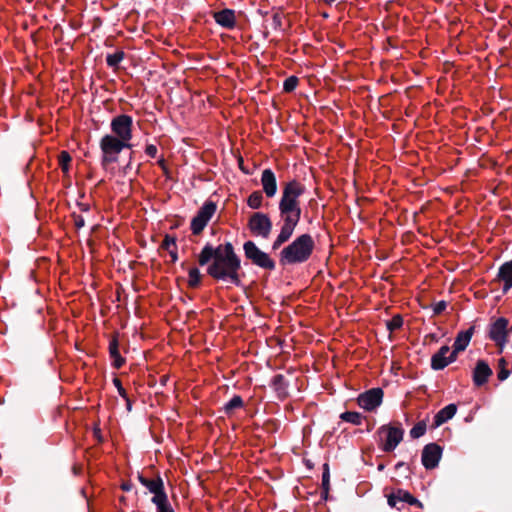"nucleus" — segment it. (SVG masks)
Listing matches in <instances>:
<instances>
[{
    "mask_svg": "<svg viewBox=\"0 0 512 512\" xmlns=\"http://www.w3.org/2000/svg\"><path fill=\"white\" fill-rule=\"evenodd\" d=\"M284 378L282 375H277L274 377L273 383L277 387L278 384L280 385L283 382Z\"/></svg>",
    "mask_w": 512,
    "mask_h": 512,
    "instance_id": "4c0bfd02",
    "label": "nucleus"
},
{
    "mask_svg": "<svg viewBox=\"0 0 512 512\" xmlns=\"http://www.w3.org/2000/svg\"><path fill=\"white\" fill-rule=\"evenodd\" d=\"M262 194L260 192H253L248 198V205L253 209H257L262 204Z\"/></svg>",
    "mask_w": 512,
    "mask_h": 512,
    "instance_id": "393cba45",
    "label": "nucleus"
},
{
    "mask_svg": "<svg viewBox=\"0 0 512 512\" xmlns=\"http://www.w3.org/2000/svg\"><path fill=\"white\" fill-rule=\"evenodd\" d=\"M510 375V371L507 368H502L498 371V379L500 381L506 380Z\"/></svg>",
    "mask_w": 512,
    "mask_h": 512,
    "instance_id": "f704fd0d",
    "label": "nucleus"
},
{
    "mask_svg": "<svg viewBox=\"0 0 512 512\" xmlns=\"http://www.w3.org/2000/svg\"><path fill=\"white\" fill-rule=\"evenodd\" d=\"M314 249V241L309 234H302L280 253V263L291 265L303 263L309 259Z\"/></svg>",
    "mask_w": 512,
    "mask_h": 512,
    "instance_id": "7ed1b4c3",
    "label": "nucleus"
},
{
    "mask_svg": "<svg viewBox=\"0 0 512 512\" xmlns=\"http://www.w3.org/2000/svg\"><path fill=\"white\" fill-rule=\"evenodd\" d=\"M454 361L455 360L451 359L450 348L445 345L442 346L439 351L432 356L431 367L434 370H441Z\"/></svg>",
    "mask_w": 512,
    "mask_h": 512,
    "instance_id": "ddd939ff",
    "label": "nucleus"
},
{
    "mask_svg": "<svg viewBox=\"0 0 512 512\" xmlns=\"http://www.w3.org/2000/svg\"><path fill=\"white\" fill-rule=\"evenodd\" d=\"M492 374V370L489 368L487 363L484 361H478L473 375L474 383L477 386H481L488 380L489 376Z\"/></svg>",
    "mask_w": 512,
    "mask_h": 512,
    "instance_id": "dca6fc26",
    "label": "nucleus"
},
{
    "mask_svg": "<svg viewBox=\"0 0 512 512\" xmlns=\"http://www.w3.org/2000/svg\"><path fill=\"white\" fill-rule=\"evenodd\" d=\"M111 130L117 139L130 144L132 138V118L128 115H119L112 119Z\"/></svg>",
    "mask_w": 512,
    "mask_h": 512,
    "instance_id": "423d86ee",
    "label": "nucleus"
},
{
    "mask_svg": "<svg viewBox=\"0 0 512 512\" xmlns=\"http://www.w3.org/2000/svg\"><path fill=\"white\" fill-rule=\"evenodd\" d=\"M200 278H201V275L197 268L190 269L189 280H188L190 286H192V287L197 286L200 282Z\"/></svg>",
    "mask_w": 512,
    "mask_h": 512,
    "instance_id": "c756f323",
    "label": "nucleus"
},
{
    "mask_svg": "<svg viewBox=\"0 0 512 512\" xmlns=\"http://www.w3.org/2000/svg\"><path fill=\"white\" fill-rule=\"evenodd\" d=\"M473 331L474 328L470 327L468 330L461 331L458 333L454 343V350L451 352L452 360H456L457 353L464 351L466 347L469 345L473 335Z\"/></svg>",
    "mask_w": 512,
    "mask_h": 512,
    "instance_id": "2eb2a0df",
    "label": "nucleus"
},
{
    "mask_svg": "<svg viewBox=\"0 0 512 512\" xmlns=\"http://www.w3.org/2000/svg\"><path fill=\"white\" fill-rule=\"evenodd\" d=\"M383 391L380 388H373L358 397V404L367 411H372L382 403Z\"/></svg>",
    "mask_w": 512,
    "mask_h": 512,
    "instance_id": "9d476101",
    "label": "nucleus"
},
{
    "mask_svg": "<svg viewBox=\"0 0 512 512\" xmlns=\"http://www.w3.org/2000/svg\"><path fill=\"white\" fill-rule=\"evenodd\" d=\"M215 21L225 27L232 28L235 24V14L233 10L225 9L214 14Z\"/></svg>",
    "mask_w": 512,
    "mask_h": 512,
    "instance_id": "6ab92c4d",
    "label": "nucleus"
},
{
    "mask_svg": "<svg viewBox=\"0 0 512 512\" xmlns=\"http://www.w3.org/2000/svg\"><path fill=\"white\" fill-rule=\"evenodd\" d=\"M261 184L263 191L267 197L271 198L276 195L277 181L275 174L270 169H265L261 175Z\"/></svg>",
    "mask_w": 512,
    "mask_h": 512,
    "instance_id": "4468645a",
    "label": "nucleus"
},
{
    "mask_svg": "<svg viewBox=\"0 0 512 512\" xmlns=\"http://www.w3.org/2000/svg\"><path fill=\"white\" fill-rule=\"evenodd\" d=\"M508 321L504 318H499L494 322L490 329V337L500 347H503L506 341Z\"/></svg>",
    "mask_w": 512,
    "mask_h": 512,
    "instance_id": "f8f14e48",
    "label": "nucleus"
},
{
    "mask_svg": "<svg viewBox=\"0 0 512 512\" xmlns=\"http://www.w3.org/2000/svg\"><path fill=\"white\" fill-rule=\"evenodd\" d=\"M146 153H147V155H149L150 157H155V156H156V154H157V148H156V146H154V145H148V146L146 147Z\"/></svg>",
    "mask_w": 512,
    "mask_h": 512,
    "instance_id": "c9c22d12",
    "label": "nucleus"
},
{
    "mask_svg": "<svg viewBox=\"0 0 512 512\" xmlns=\"http://www.w3.org/2000/svg\"><path fill=\"white\" fill-rule=\"evenodd\" d=\"M457 407L455 404H449L446 407L442 408L434 417V425L435 427H439L456 414Z\"/></svg>",
    "mask_w": 512,
    "mask_h": 512,
    "instance_id": "f3484780",
    "label": "nucleus"
},
{
    "mask_svg": "<svg viewBox=\"0 0 512 512\" xmlns=\"http://www.w3.org/2000/svg\"><path fill=\"white\" fill-rule=\"evenodd\" d=\"M322 481H323V484H324V485H325V484H328V482H329V474H328V471H325V472L323 473Z\"/></svg>",
    "mask_w": 512,
    "mask_h": 512,
    "instance_id": "ea45409f",
    "label": "nucleus"
},
{
    "mask_svg": "<svg viewBox=\"0 0 512 512\" xmlns=\"http://www.w3.org/2000/svg\"><path fill=\"white\" fill-rule=\"evenodd\" d=\"M243 406V400L240 396H234L229 402L224 405V411L230 415L235 409H239Z\"/></svg>",
    "mask_w": 512,
    "mask_h": 512,
    "instance_id": "5701e85b",
    "label": "nucleus"
},
{
    "mask_svg": "<svg viewBox=\"0 0 512 512\" xmlns=\"http://www.w3.org/2000/svg\"><path fill=\"white\" fill-rule=\"evenodd\" d=\"M341 418L344 420V421H347V422H350V423H353L355 425H360L361 422H362V417L359 413L357 412H344L341 414Z\"/></svg>",
    "mask_w": 512,
    "mask_h": 512,
    "instance_id": "b1692460",
    "label": "nucleus"
},
{
    "mask_svg": "<svg viewBox=\"0 0 512 512\" xmlns=\"http://www.w3.org/2000/svg\"><path fill=\"white\" fill-rule=\"evenodd\" d=\"M399 501L415 503L416 499H414L408 492L403 490H398L396 493H393L388 497V504L391 507H396L397 502Z\"/></svg>",
    "mask_w": 512,
    "mask_h": 512,
    "instance_id": "aec40b11",
    "label": "nucleus"
},
{
    "mask_svg": "<svg viewBox=\"0 0 512 512\" xmlns=\"http://www.w3.org/2000/svg\"><path fill=\"white\" fill-rule=\"evenodd\" d=\"M380 434H385L386 440L383 450L390 452L394 450L403 439L404 431L397 426H382L379 429Z\"/></svg>",
    "mask_w": 512,
    "mask_h": 512,
    "instance_id": "1a4fd4ad",
    "label": "nucleus"
},
{
    "mask_svg": "<svg viewBox=\"0 0 512 512\" xmlns=\"http://www.w3.org/2000/svg\"><path fill=\"white\" fill-rule=\"evenodd\" d=\"M211 259H213V262L207 269L211 277L218 280H228L235 285L240 283L238 275L240 260L235 254L231 243L219 245L215 249L210 245H206L199 254V264L202 266L206 265Z\"/></svg>",
    "mask_w": 512,
    "mask_h": 512,
    "instance_id": "f257e3e1",
    "label": "nucleus"
},
{
    "mask_svg": "<svg viewBox=\"0 0 512 512\" xmlns=\"http://www.w3.org/2000/svg\"><path fill=\"white\" fill-rule=\"evenodd\" d=\"M124 53L119 51L114 54H109L106 58L107 64L110 67H117L119 63L122 61Z\"/></svg>",
    "mask_w": 512,
    "mask_h": 512,
    "instance_id": "a878e982",
    "label": "nucleus"
},
{
    "mask_svg": "<svg viewBox=\"0 0 512 512\" xmlns=\"http://www.w3.org/2000/svg\"><path fill=\"white\" fill-rule=\"evenodd\" d=\"M169 253H170V255H171V257H172L173 261H175V260L177 259V256H176L175 251H174V250H172V249H170V250H169Z\"/></svg>",
    "mask_w": 512,
    "mask_h": 512,
    "instance_id": "37998d69",
    "label": "nucleus"
},
{
    "mask_svg": "<svg viewBox=\"0 0 512 512\" xmlns=\"http://www.w3.org/2000/svg\"><path fill=\"white\" fill-rule=\"evenodd\" d=\"M304 191L305 187L295 180L286 183L283 187L279 202L280 218L283 225L279 235L272 244L274 250H277L283 243L290 239L295 227L299 223L301 217L299 198L303 195Z\"/></svg>",
    "mask_w": 512,
    "mask_h": 512,
    "instance_id": "f03ea898",
    "label": "nucleus"
},
{
    "mask_svg": "<svg viewBox=\"0 0 512 512\" xmlns=\"http://www.w3.org/2000/svg\"><path fill=\"white\" fill-rule=\"evenodd\" d=\"M162 246L169 251L171 247L175 246V240L173 238L166 236L162 243Z\"/></svg>",
    "mask_w": 512,
    "mask_h": 512,
    "instance_id": "72a5a7b5",
    "label": "nucleus"
},
{
    "mask_svg": "<svg viewBox=\"0 0 512 512\" xmlns=\"http://www.w3.org/2000/svg\"><path fill=\"white\" fill-rule=\"evenodd\" d=\"M245 256L250 259L255 265L264 269H273L275 264L269 255L261 251L254 242L247 241L244 246Z\"/></svg>",
    "mask_w": 512,
    "mask_h": 512,
    "instance_id": "0eeeda50",
    "label": "nucleus"
},
{
    "mask_svg": "<svg viewBox=\"0 0 512 512\" xmlns=\"http://www.w3.org/2000/svg\"><path fill=\"white\" fill-rule=\"evenodd\" d=\"M207 225V222L195 216L191 223V228L194 234H199L204 227Z\"/></svg>",
    "mask_w": 512,
    "mask_h": 512,
    "instance_id": "c85d7f7f",
    "label": "nucleus"
},
{
    "mask_svg": "<svg viewBox=\"0 0 512 512\" xmlns=\"http://www.w3.org/2000/svg\"><path fill=\"white\" fill-rule=\"evenodd\" d=\"M138 478L141 484L154 494L152 502L157 506V512H174L168 503L167 495L163 492V483L160 478L147 479L143 476Z\"/></svg>",
    "mask_w": 512,
    "mask_h": 512,
    "instance_id": "20e7f679",
    "label": "nucleus"
},
{
    "mask_svg": "<svg viewBox=\"0 0 512 512\" xmlns=\"http://www.w3.org/2000/svg\"><path fill=\"white\" fill-rule=\"evenodd\" d=\"M70 161L71 156L69 155V153L66 151H62L59 155V165L65 173L68 172Z\"/></svg>",
    "mask_w": 512,
    "mask_h": 512,
    "instance_id": "cd10ccee",
    "label": "nucleus"
},
{
    "mask_svg": "<svg viewBox=\"0 0 512 512\" xmlns=\"http://www.w3.org/2000/svg\"><path fill=\"white\" fill-rule=\"evenodd\" d=\"M403 324L402 317L400 315H395L390 321L387 322V328L390 331H394L399 329Z\"/></svg>",
    "mask_w": 512,
    "mask_h": 512,
    "instance_id": "7c9ffc66",
    "label": "nucleus"
},
{
    "mask_svg": "<svg viewBox=\"0 0 512 512\" xmlns=\"http://www.w3.org/2000/svg\"><path fill=\"white\" fill-rule=\"evenodd\" d=\"M75 224H76V226H77L78 228L83 227V225H84V220H83V218L79 217L78 219H76V220H75Z\"/></svg>",
    "mask_w": 512,
    "mask_h": 512,
    "instance_id": "a19ab883",
    "label": "nucleus"
},
{
    "mask_svg": "<svg viewBox=\"0 0 512 512\" xmlns=\"http://www.w3.org/2000/svg\"><path fill=\"white\" fill-rule=\"evenodd\" d=\"M426 424L424 422H418L411 430L410 436L417 439L425 434Z\"/></svg>",
    "mask_w": 512,
    "mask_h": 512,
    "instance_id": "bb28decb",
    "label": "nucleus"
},
{
    "mask_svg": "<svg viewBox=\"0 0 512 512\" xmlns=\"http://www.w3.org/2000/svg\"><path fill=\"white\" fill-rule=\"evenodd\" d=\"M297 83H298V79H297L296 77L292 76V77L287 78V79L284 81V85H283L284 90H285L286 92H291V91H293V90L296 88Z\"/></svg>",
    "mask_w": 512,
    "mask_h": 512,
    "instance_id": "2f4dec72",
    "label": "nucleus"
},
{
    "mask_svg": "<svg viewBox=\"0 0 512 512\" xmlns=\"http://www.w3.org/2000/svg\"><path fill=\"white\" fill-rule=\"evenodd\" d=\"M122 489L125 491H129L131 489V484H128V483L123 484Z\"/></svg>",
    "mask_w": 512,
    "mask_h": 512,
    "instance_id": "79ce46f5",
    "label": "nucleus"
},
{
    "mask_svg": "<svg viewBox=\"0 0 512 512\" xmlns=\"http://www.w3.org/2000/svg\"><path fill=\"white\" fill-rule=\"evenodd\" d=\"M216 211V205L212 202L206 203L198 212L196 215L200 219L204 220L208 223L210 218L213 216V214Z\"/></svg>",
    "mask_w": 512,
    "mask_h": 512,
    "instance_id": "412c9836",
    "label": "nucleus"
},
{
    "mask_svg": "<svg viewBox=\"0 0 512 512\" xmlns=\"http://www.w3.org/2000/svg\"><path fill=\"white\" fill-rule=\"evenodd\" d=\"M130 144H126L113 135H105L100 141V148L102 151V164H107L117 160L118 154L123 148H129Z\"/></svg>",
    "mask_w": 512,
    "mask_h": 512,
    "instance_id": "39448f33",
    "label": "nucleus"
},
{
    "mask_svg": "<svg viewBox=\"0 0 512 512\" xmlns=\"http://www.w3.org/2000/svg\"><path fill=\"white\" fill-rule=\"evenodd\" d=\"M248 226L253 234L263 238H268L272 230L269 216L261 212H256L250 217Z\"/></svg>",
    "mask_w": 512,
    "mask_h": 512,
    "instance_id": "6e6552de",
    "label": "nucleus"
},
{
    "mask_svg": "<svg viewBox=\"0 0 512 512\" xmlns=\"http://www.w3.org/2000/svg\"><path fill=\"white\" fill-rule=\"evenodd\" d=\"M114 383L116 385V387L118 388V391L119 393L125 397V390L123 389V387L121 386V383H120V380L118 379H114Z\"/></svg>",
    "mask_w": 512,
    "mask_h": 512,
    "instance_id": "e433bc0d",
    "label": "nucleus"
},
{
    "mask_svg": "<svg viewBox=\"0 0 512 512\" xmlns=\"http://www.w3.org/2000/svg\"><path fill=\"white\" fill-rule=\"evenodd\" d=\"M109 350H110V355L113 358L114 366L116 368H120L122 366V364L124 363V359L121 358V356L119 354L118 344L115 340L110 343Z\"/></svg>",
    "mask_w": 512,
    "mask_h": 512,
    "instance_id": "4be33fe9",
    "label": "nucleus"
},
{
    "mask_svg": "<svg viewBox=\"0 0 512 512\" xmlns=\"http://www.w3.org/2000/svg\"><path fill=\"white\" fill-rule=\"evenodd\" d=\"M441 455V447L435 443H430L422 451V464L426 469H433L438 465Z\"/></svg>",
    "mask_w": 512,
    "mask_h": 512,
    "instance_id": "9b49d317",
    "label": "nucleus"
},
{
    "mask_svg": "<svg viewBox=\"0 0 512 512\" xmlns=\"http://www.w3.org/2000/svg\"><path fill=\"white\" fill-rule=\"evenodd\" d=\"M507 366V362L504 358H500L499 361H498V368L499 370L502 369V368H506Z\"/></svg>",
    "mask_w": 512,
    "mask_h": 512,
    "instance_id": "58836bf2",
    "label": "nucleus"
},
{
    "mask_svg": "<svg viewBox=\"0 0 512 512\" xmlns=\"http://www.w3.org/2000/svg\"><path fill=\"white\" fill-rule=\"evenodd\" d=\"M446 302L445 301H439L433 306V311L435 314H440L442 311L446 309Z\"/></svg>",
    "mask_w": 512,
    "mask_h": 512,
    "instance_id": "473e14b6",
    "label": "nucleus"
},
{
    "mask_svg": "<svg viewBox=\"0 0 512 512\" xmlns=\"http://www.w3.org/2000/svg\"><path fill=\"white\" fill-rule=\"evenodd\" d=\"M498 278L504 282L503 292L506 293L512 287V260L500 267Z\"/></svg>",
    "mask_w": 512,
    "mask_h": 512,
    "instance_id": "a211bd4d",
    "label": "nucleus"
}]
</instances>
